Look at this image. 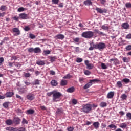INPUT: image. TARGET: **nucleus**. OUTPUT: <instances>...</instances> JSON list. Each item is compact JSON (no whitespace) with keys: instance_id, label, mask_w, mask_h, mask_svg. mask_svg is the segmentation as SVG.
Masks as SVG:
<instances>
[{"instance_id":"obj_62","label":"nucleus","mask_w":131,"mask_h":131,"mask_svg":"<svg viewBox=\"0 0 131 131\" xmlns=\"http://www.w3.org/2000/svg\"><path fill=\"white\" fill-rule=\"evenodd\" d=\"M12 19H13V20H14L15 21H16L17 22L18 21V20H19V17H17V16H14Z\"/></svg>"},{"instance_id":"obj_26","label":"nucleus","mask_w":131,"mask_h":131,"mask_svg":"<svg viewBox=\"0 0 131 131\" xmlns=\"http://www.w3.org/2000/svg\"><path fill=\"white\" fill-rule=\"evenodd\" d=\"M20 94H24L27 92V90L25 89V88H20L19 90Z\"/></svg>"},{"instance_id":"obj_28","label":"nucleus","mask_w":131,"mask_h":131,"mask_svg":"<svg viewBox=\"0 0 131 131\" xmlns=\"http://www.w3.org/2000/svg\"><path fill=\"white\" fill-rule=\"evenodd\" d=\"M6 130L8 131H16V128H14L13 127H8L6 128Z\"/></svg>"},{"instance_id":"obj_35","label":"nucleus","mask_w":131,"mask_h":131,"mask_svg":"<svg viewBox=\"0 0 131 131\" xmlns=\"http://www.w3.org/2000/svg\"><path fill=\"white\" fill-rule=\"evenodd\" d=\"M67 84V81L66 80H62L61 81V85L64 86Z\"/></svg>"},{"instance_id":"obj_3","label":"nucleus","mask_w":131,"mask_h":131,"mask_svg":"<svg viewBox=\"0 0 131 131\" xmlns=\"http://www.w3.org/2000/svg\"><path fill=\"white\" fill-rule=\"evenodd\" d=\"M82 36L85 38H91L94 36V32L92 31H87L82 33Z\"/></svg>"},{"instance_id":"obj_19","label":"nucleus","mask_w":131,"mask_h":131,"mask_svg":"<svg viewBox=\"0 0 131 131\" xmlns=\"http://www.w3.org/2000/svg\"><path fill=\"white\" fill-rule=\"evenodd\" d=\"M6 124L7 125H12V124H14L13 121L11 119H8L5 121Z\"/></svg>"},{"instance_id":"obj_63","label":"nucleus","mask_w":131,"mask_h":131,"mask_svg":"<svg viewBox=\"0 0 131 131\" xmlns=\"http://www.w3.org/2000/svg\"><path fill=\"white\" fill-rule=\"evenodd\" d=\"M126 38H127V39H131V34H128L126 35Z\"/></svg>"},{"instance_id":"obj_23","label":"nucleus","mask_w":131,"mask_h":131,"mask_svg":"<svg viewBox=\"0 0 131 131\" xmlns=\"http://www.w3.org/2000/svg\"><path fill=\"white\" fill-rule=\"evenodd\" d=\"M39 81H40V80H39L38 79L35 80L34 81V82H32L33 85H39V84H40Z\"/></svg>"},{"instance_id":"obj_55","label":"nucleus","mask_w":131,"mask_h":131,"mask_svg":"<svg viewBox=\"0 0 131 131\" xmlns=\"http://www.w3.org/2000/svg\"><path fill=\"white\" fill-rule=\"evenodd\" d=\"M79 81L80 82V83H82V82L84 81V78L80 77L79 79Z\"/></svg>"},{"instance_id":"obj_39","label":"nucleus","mask_w":131,"mask_h":131,"mask_svg":"<svg viewBox=\"0 0 131 131\" xmlns=\"http://www.w3.org/2000/svg\"><path fill=\"white\" fill-rule=\"evenodd\" d=\"M101 28L103 29V30H108V29H109V27L108 26L103 25Z\"/></svg>"},{"instance_id":"obj_14","label":"nucleus","mask_w":131,"mask_h":131,"mask_svg":"<svg viewBox=\"0 0 131 131\" xmlns=\"http://www.w3.org/2000/svg\"><path fill=\"white\" fill-rule=\"evenodd\" d=\"M34 53L35 54H40L41 53V49L39 47H36L34 48Z\"/></svg>"},{"instance_id":"obj_38","label":"nucleus","mask_w":131,"mask_h":131,"mask_svg":"<svg viewBox=\"0 0 131 131\" xmlns=\"http://www.w3.org/2000/svg\"><path fill=\"white\" fill-rule=\"evenodd\" d=\"M28 52L29 53H32L33 52H34V48H30L28 49Z\"/></svg>"},{"instance_id":"obj_16","label":"nucleus","mask_w":131,"mask_h":131,"mask_svg":"<svg viewBox=\"0 0 131 131\" xmlns=\"http://www.w3.org/2000/svg\"><path fill=\"white\" fill-rule=\"evenodd\" d=\"M114 96V92H110L107 95V99H112Z\"/></svg>"},{"instance_id":"obj_60","label":"nucleus","mask_w":131,"mask_h":131,"mask_svg":"<svg viewBox=\"0 0 131 131\" xmlns=\"http://www.w3.org/2000/svg\"><path fill=\"white\" fill-rule=\"evenodd\" d=\"M29 36L30 38H32V39L35 38V35H33V34H30Z\"/></svg>"},{"instance_id":"obj_41","label":"nucleus","mask_w":131,"mask_h":131,"mask_svg":"<svg viewBox=\"0 0 131 131\" xmlns=\"http://www.w3.org/2000/svg\"><path fill=\"white\" fill-rule=\"evenodd\" d=\"M17 11L19 13H21V12H24V11H25V8H24V7H20L18 9Z\"/></svg>"},{"instance_id":"obj_44","label":"nucleus","mask_w":131,"mask_h":131,"mask_svg":"<svg viewBox=\"0 0 131 131\" xmlns=\"http://www.w3.org/2000/svg\"><path fill=\"white\" fill-rule=\"evenodd\" d=\"M77 100H76V99H73L72 100V103L73 105H76V104H77Z\"/></svg>"},{"instance_id":"obj_30","label":"nucleus","mask_w":131,"mask_h":131,"mask_svg":"<svg viewBox=\"0 0 131 131\" xmlns=\"http://www.w3.org/2000/svg\"><path fill=\"white\" fill-rule=\"evenodd\" d=\"M99 106H100V107H102V108H104V107H106L107 106V102H101Z\"/></svg>"},{"instance_id":"obj_18","label":"nucleus","mask_w":131,"mask_h":131,"mask_svg":"<svg viewBox=\"0 0 131 131\" xmlns=\"http://www.w3.org/2000/svg\"><path fill=\"white\" fill-rule=\"evenodd\" d=\"M122 27L123 28H124V29H128L129 28V24H128L127 23H124L122 24Z\"/></svg>"},{"instance_id":"obj_53","label":"nucleus","mask_w":131,"mask_h":131,"mask_svg":"<svg viewBox=\"0 0 131 131\" xmlns=\"http://www.w3.org/2000/svg\"><path fill=\"white\" fill-rule=\"evenodd\" d=\"M125 50H126V51H130L131 45H128V46H126Z\"/></svg>"},{"instance_id":"obj_9","label":"nucleus","mask_w":131,"mask_h":131,"mask_svg":"<svg viewBox=\"0 0 131 131\" xmlns=\"http://www.w3.org/2000/svg\"><path fill=\"white\" fill-rule=\"evenodd\" d=\"M95 10L96 11H97L98 13H105V14L106 13H107V9H103L102 8L96 7Z\"/></svg>"},{"instance_id":"obj_8","label":"nucleus","mask_w":131,"mask_h":131,"mask_svg":"<svg viewBox=\"0 0 131 131\" xmlns=\"http://www.w3.org/2000/svg\"><path fill=\"white\" fill-rule=\"evenodd\" d=\"M35 98V96L32 93H29L27 95V100H29L30 101H32V100H34Z\"/></svg>"},{"instance_id":"obj_4","label":"nucleus","mask_w":131,"mask_h":131,"mask_svg":"<svg viewBox=\"0 0 131 131\" xmlns=\"http://www.w3.org/2000/svg\"><path fill=\"white\" fill-rule=\"evenodd\" d=\"M97 50H99V51H103L104 49L106 48V44L103 42H99L96 44Z\"/></svg>"},{"instance_id":"obj_34","label":"nucleus","mask_w":131,"mask_h":131,"mask_svg":"<svg viewBox=\"0 0 131 131\" xmlns=\"http://www.w3.org/2000/svg\"><path fill=\"white\" fill-rule=\"evenodd\" d=\"M101 67L102 69H107L108 68V66H107L105 63H102L101 64Z\"/></svg>"},{"instance_id":"obj_24","label":"nucleus","mask_w":131,"mask_h":131,"mask_svg":"<svg viewBox=\"0 0 131 131\" xmlns=\"http://www.w3.org/2000/svg\"><path fill=\"white\" fill-rule=\"evenodd\" d=\"M14 95V93L8 92L6 93V97L7 98H11L12 96Z\"/></svg>"},{"instance_id":"obj_46","label":"nucleus","mask_w":131,"mask_h":131,"mask_svg":"<svg viewBox=\"0 0 131 131\" xmlns=\"http://www.w3.org/2000/svg\"><path fill=\"white\" fill-rule=\"evenodd\" d=\"M84 74L85 75H90V74H91V72L89 70H85L84 71Z\"/></svg>"},{"instance_id":"obj_2","label":"nucleus","mask_w":131,"mask_h":131,"mask_svg":"<svg viewBox=\"0 0 131 131\" xmlns=\"http://www.w3.org/2000/svg\"><path fill=\"white\" fill-rule=\"evenodd\" d=\"M92 110V104H86L82 105V111L85 113H89Z\"/></svg>"},{"instance_id":"obj_37","label":"nucleus","mask_w":131,"mask_h":131,"mask_svg":"<svg viewBox=\"0 0 131 131\" xmlns=\"http://www.w3.org/2000/svg\"><path fill=\"white\" fill-rule=\"evenodd\" d=\"M108 127H110V128H114V129H116L117 128V126L114 124H110L108 125Z\"/></svg>"},{"instance_id":"obj_31","label":"nucleus","mask_w":131,"mask_h":131,"mask_svg":"<svg viewBox=\"0 0 131 131\" xmlns=\"http://www.w3.org/2000/svg\"><path fill=\"white\" fill-rule=\"evenodd\" d=\"M127 126V124H126V123H122L120 125L121 128H125Z\"/></svg>"},{"instance_id":"obj_1","label":"nucleus","mask_w":131,"mask_h":131,"mask_svg":"<svg viewBox=\"0 0 131 131\" xmlns=\"http://www.w3.org/2000/svg\"><path fill=\"white\" fill-rule=\"evenodd\" d=\"M51 94L53 95V100L54 102H59L61 100L62 94L57 91L51 92Z\"/></svg>"},{"instance_id":"obj_17","label":"nucleus","mask_w":131,"mask_h":131,"mask_svg":"<svg viewBox=\"0 0 131 131\" xmlns=\"http://www.w3.org/2000/svg\"><path fill=\"white\" fill-rule=\"evenodd\" d=\"M36 64L39 65V66H43V65L46 64V63L45 62V61L39 60L36 62Z\"/></svg>"},{"instance_id":"obj_59","label":"nucleus","mask_w":131,"mask_h":131,"mask_svg":"<svg viewBox=\"0 0 131 131\" xmlns=\"http://www.w3.org/2000/svg\"><path fill=\"white\" fill-rule=\"evenodd\" d=\"M24 30L25 31H28L30 30V28H29V27H28V26H25L24 28Z\"/></svg>"},{"instance_id":"obj_36","label":"nucleus","mask_w":131,"mask_h":131,"mask_svg":"<svg viewBox=\"0 0 131 131\" xmlns=\"http://www.w3.org/2000/svg\"><path fill=\"white\" fill-rule=\"evenodd\" d=\"M122 81H123V82H125V83H128V82L130 81V80L127 78H124L122 79Z\"/></svg>"},{"instance_id":"obj_27","label":"nucleus","mask_w":131,"mask_h":131,"mask_svg":"<svg viewBox=\"0 0 131 131\" xmlns=\"http://www.w3.org/2000/svg\"><path fill=\"white\" fill-rule=\"evenodd\" d=\"M51 83L52 85H53L54 86H56V85H58V82L55 80H52Z\"/></svg>"},{"instance_id":"obj_33","label":"nucleus","mask_w":131,"mask_h":131,"mask_svg":"<svg viewBox=\"0 0 131 131\" xmlns=\"http://www.w3.org/2000/svg\"><path fill=\"white\" fill-rule=\"evenodd\" d=\"M0 10L2 12H4V11H6V10H7V7L6 6L2 5L0 7Z\"/></svg>"},{"instance_id":"obj_43","label":"nucleus","mask_w":131,"mask_h":131,"mask_svg":"<svg viewBox=\"0 0 131 131\" xmlns=\"http://www.w3.org/2000/svg\"><path fill=\"white\" fill-rule=\"evenodd\" d=\"M3 106L4 108H8V107H9V102H5L3 103Z\"/></svg>"},{"instance_id":"obj_45","label":"nucleus","mask_w":131,"mask_h":131,"mask_svg":"<svg viewBox=\"0 0 131 131\" xmlns=\"http://www.w3.org/2000/svg\"><path fill=\"white\" fill-rule=\"evenodd\" d=\"M71 77V76L69 74H67L66 76H64L63 78V79H69Z\"/></svg>"},{"instance_id":"obj_13","label":"nucleus","mask_w":131,"mask_h":131,"mask_svg":"<svg viewBox=\"0 0 131 131\" xmlns=\"http://www.w3.org/2000/svg\"><path fill=\"white\" fill-rule=\"evenodd\" d=\"M55 39H64L65 36L63 34H58L55 36Z\"/></svg>"},{"instance_id":"obj_29","label":"nucleus","mask_w":131,"mask_h":131,"mask_svg":"<svg viewBox=\"0 0 131 131\" xmlns=\"http://www.w3.org/2000/svg\"><path fill=\"white\" fill-rule=\"evenodd\" d=\"M27 114H33L34 113V110L29 109L27 110Z\"/></svg>"},{"instance_id":"obj_22","label":"nucleus","mask_w":131,"mask_h":131,"mask_svg":"<svg viewBox=\"0 0 131 131\" xmlns=\"http://www.w3.org/2000/svg\"><path fill=\"white\" fill-rule=\"evenodd\" d=\"M121 99L123 101H126V99H127V95L125 94H122L121 96Z\"/></svg>"},{"instance_id":"obj_58","label":"nucleus","mask_w":131,"mask_h":131,"mask_svg":"<svg viewBox=\"0 0 131 131\" xmlns=\"http://www.w3.org/2000/svg\"><path fill=\"white\" fill-rule=\"evenodd\" d=\"M4 59L3 57H0V66L3 65V62H4Z\"/></svg>"},{"instance_id":"obj_64","label":"nucleus","mask_w":131,"mask_h":131,"mask_svg":"<svg viewBox=\"0 0 131 131\" xmlns=\"http://www.w3.org/2000/svg\"><path fill=\"white\" fill-rule=\"evenodd\" d=\"M18 131H25V128L20 127L18 129Z\"/></svg>"},{"instance_id":"obj_47","label":"nucleus","mask_w":131,"mask_h":131,"mask_svg":"<svg viewBox=\"0 0 131 131\" xmlns=\"http://www.w3.org/2000/svg\"><path fill=\"white\" fill-rule=\"evenodd\" d=\"M119 64V61L117 58H115V61H114V65H118Z\"/></svg>"},{"instance_id":"obj_32","label":"nucleus","mask_w":131,"mask_h":131,"mask_svg":"<svg viewBox=\"0 0 131 131\" xmlns=\"http://www.w3.org/2000/svg\"><path fill=\"white\" fill-rule=\"evenodd\" d=\"M74 42H76V43H79V41L80 40V39L78 37H76L75 38H73Z\"/></svg>"},{"instance_id":"obj_51","label":"nucleus","mask_w":131,"mask_h":131,"mask_svg":"<svg viewBox=\"0 0 131 131\" xmlns=\"http://www.w3.org/2000/svg\"><path fill=\"white\" fill-rule=\"evenodd\" d=\"M60 0H52V2L53 4H54L55 5H57V4H59V1Z\"/></svg>"},{"instance_id":"obj_25","label":"nucleus","mask_w":131,"mask_h":131,"mask_svg":"<svg viewBox=\"0 0 131 131\" xmlns=\"http://www.w3.org/2000/svg\"><path fill=\"white\" fill-rule=\"evenodd\" d=\"M122 60L124 63H128V62H129L130 59L128 57H122Z\"/></svg>"},{"instance_id":"obj_15","label":"nucleus","mask_w":131,"mask_h":131,"mask_svg":"<svg viewBox=\"0 0 131 131\" xmlns=\"http://www.w3.org/2000/svg\"><path fill=\"white\" fill-rule=\"evenodd\" d=\"M92 1L94 0H86L84 1V5H85V6H92V5H93Z\"/></svg>"},{"instance_id":"obj_49","label":"nucleus","mask_w":131,"mask_h":131,"mask_svg":"<svg viewBox=\"0 0 131 131\" xmlns=\"http://www.w3.org/2000/svg\"><path fill=\"white\" fill-rule=\"evenodd\" d=\"M56 113H57V114H61V113H63V111H62L61 109L58 108L56 111Z\"/></svg>"},{"instance_id":"obj_12","label":"nucleus","mask_w":131,"mask_h":131,"mask_svg":"<svg viewBox=\"0 0 131 131\" xmlns=\"http://www.w3.org/2000/svg\"><path fill=\"white\" fill-rule=\"evenodd\" d=\"M12 31L13 32H14V33H16L15 34H14V35H20V30H19V29H18V28H13L12 29Z\"/></svg>"},{"instance_id":"obj_40","label":"nucleus","mask_w":131,"mask_h":131,"mask_svg":"<svg viewBox=\"0 0 131 131\" xmlns=\"http://www.w3.org/2000/svg\"><path fill=\"white\" fill-rule=\"evenodd\" d=\"M126 8L127 9H130L131 8V3H127L125 5Z\"/></svg>"},{"instance_id":"obj_42","label":"nucleus","mask_w":131,"mask_h":131,"mask_svg":"<svg viewBox=\"0 0 131 131\" xmlns=\"http://www.w3.org/2000/svg\"><path fill=\"white\" fill-rule=\"evenodd\" d=\"M43 53L45 55H50V54H51V51H50V50H44Z\"/></svg>"},{"instance_id":"obj_5","label":"nucleus","mask_w":131,"mask_h":131,"mask_svg":"<svg viewBox=\"0 0 131 131\" xmlns=\"http://www.w3.org/2000/svg\"><path fill=\"white\" fill-rule=\"evenodd\" d=\"M97 81H98V79H97L91 80L89 82H88L87 84H86L84 86L83 89L84 90H86V89H89V88H90V86H92L93 84L92 82H96Z\"/></svg>"},{"instance_id":"obj_61","label":"nucleus","mask_w":131,"mask_h":131,"mask_svg":"<svg viewBox=\"0 0 131 131\" xmlns=\"http://www.w3.org/2000/svg\"><path fill=\"white\" fill-rule=\"evenodd\" d=\"M25 77H30V73H26L24 75Z\"/></svg>"},{"instance_id":"obj_57","label":"nucleus","mask_w":131,"mask_h":131,"mask_svg":"<svg viewBox=\"0 0 131 131\" xmlns=\"http://www.w3.org/2000/svg\"><path fill=\"white\" fill-rule=\"evenodd\" d=\"M68 131H73L74 130V127H68L67 128Z\"/></svg>"},{"instance_id":"obj_11","label":"nucleus","mask_w":131,"mask_h":131,"mask_svg":"<svg viewBox=\"0 0 131 131\" xmlns=\"http://www.w3.org/2000/svg\"><path fill=\"white\" fill-rule=\"evenodd\" d=\"M19 17L23 20H26L28 18V15L26 13H20L19 15Z\"/></svg>"},{"instance_id":"obj_6","label":"nucleus","mask_w":131,"mask_h":131,"mask_svg":"<svg viewBox=\"0 0 131 131\" xmlns=\"http://www.w3.org/2000/svg\"><path fill=\"white\" fill-rule=\"evenodd\" d=\"M85 65L86 66V68L87 69H93V68H94V64H92V63H90L89 62V60H85L84 61Z\"/></svg>"},{"instance_id":"obj_21","label":"nucleus","mask_w":131,"mask_h":131,"mask_svg":"<svg viewBox=\"0 0 131 131\" xmlns=\"http://www.w3.org/2000/svg\"><path fill=\"white\" fill-rule=\"evenodd\" d=\"M75 90L74 87H70L67 90V93H73Z\"/></svg>"},{"instance_id":"obj_10","label":"nucleus","mask_w":131,"mask_h":131,"mask_svg":"<svg viewBox=\"0 0 131 131\" xmlns=\"http://www.w3.org/2000/svg\"><path fill=\"white\" fill-rule=\"evenodd\" d=\"M90 47L89 48V51H93V50H97V44L94 43H90Z\"/></svg>"},{"instance_id":"obj_20","label":"nucleus","mask_w":131,"mask_h":131,"mask_svg":"<svg viewBox=\"0 0 131 131\" xmlns=\"http://www.w3.org/2000/svg\"><path fill=\"white\" fill-rule=\"evenodd\" d=\"M93 125L96 129H97V128L100 127V123H99V122H95L93 123Z\"/></svg>"},{"instance_id":"obj_7","label":"nucleus","mask_w":131,"mask_h":131,"mask_svg":"<svg viewBox=\"0 0 131 131\" xmlns=\"http://www.w3.org/2000/svg\"><path fill=\"white\" fill-rule=\"evenodd\" d=\"M13 121L14 124L18 125V124H20V123H21V119L18 117H15L14 118Z\"/></svg>"},{"instance_id":"obj_52","label":"nucleus","mask_w":131,"mask_h":131,"mask_svg":"<svg viewBox=\"0 0 131 131\" xmlns=\"http://www.w3.org/2000/svg\"><path fill=\"white\" fill-rule=\"evenodd\" d=\"M126 116L129 120H131V113H127Z\"/></svg>"},{"instance_id":"obj_54","label":"nucleus","mask_w":131,"mask_h":131,"mask_svg":"<svg viewBox=\"0 0 131 131\" xmlns=\"http://www.w3.org/2000/svg\"><path fill=\"white\" fill-rule=\"evenodd\" d=\"M50 61H51V63H53V62H54V61H56V57H50Z\"/></svg>"},{"instance_id":"obj_48","label":"nucleus","mask_w":131,"mask_h":131,"mask_svg":"<svg viewBox=\"0 0 131 131\" xmlns=\"http://www.w3.org/2000/svg\"><path fill=\"white\" fill-rule=\"evenodd\" d=\"M82 58H77L76 61L77 62V63H81V62H82Z\"/></svg>"},{"instance_id":"obj_56","label":"nucleus","mask_w":131,"mask_h":131,"mask_svg":"<svg viewBox=\"0 0 131 131\" xmlns=\"http://www.w3.org/2000/svg\"><path fill=\"white\" fill-rule=\"evenodd\" d=\"M22 123L23 124H27V123H28V122L27 121V120H26V119L24 118L22 121Z\"/></svg>"},{"instance_id":"obj_50","label":"nucleus","mask_w":131,"mask_h":131,"mask_svg":"<svg viewBox=\"0 0 131 131\" xmlns=\"http://www.w3.org/2000/svg\"><path fill=\"white\" fill-rule=\"evenodd\" d=\"M117 85L118 88H121L122 86V83H121V81H118L117 82Z\"/></svg>"}]
</instances>
